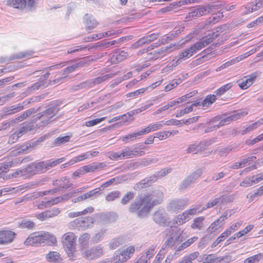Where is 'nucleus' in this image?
<instances>
[{"label": "nucleus", "instance_id": "nucleus-62", "mask_svg": "<svg viewBox=\"0 0 263 263\" xmlns=\"http://www.w3.org/2000/svg\"><path fill=\"white\" fill-rule=\"evenodd\" d=\"M160 34L159 33H152L149 35H146L144 36L145 40L147 44L157 39L159 37Z\"/></svg>", "mask_w": 263, "mask_h": 263}, {"label": "nucleus", "instance_id": "nucleus-42", "mask_svg": "<svg viewBox=\"0 0 263 263\" xmlns=\"http://www.w3.org/2000/svg\"><path fill=\"white\" fill-rule=\"evenodd\" d=\"M180 31H181L180 30H176L171 34H167L163 36L161 40H159V45H160L161 44H164L165 43H167L168 42L172 41L176 35L180 32Z\"/></svg>", "mask_w": 263, "mask_h": 263}, {"label": "nucleus", "instance_id": "nucleus-58", "mask_svg": "<svg viewBox=\"0 0 263 263\" xmlns=\"http://www.w3.org/2000/svg\"><path fill=\"white\" fill-rule=\"evenodd\" d=\"M254 226L252 224L247 226L245 229L240 231L239 232L236 233V236H237V238L245 235L249 232H250L253 228Z\"/></svg>", "mask_w": 263, "mask_h": 263}, {"label": "nucleus", "instance_id": "nucleus-64", "mask_svg": "<svg viewBox=\"0 0 263 263\" xmlns=\"http://www.w3.org/2000/svg\"><path fill=\"white\" fill-rule=\"evenodd\" d=\"M105 118L103 117L101 118L96 119L91 121H87L85 123V125L87 127H90L97 125L101 122L104 121Z\"/></svg>", "mask_w": 263, "mask_h": 263}, {"label": "nucleus", "instance_id": "nucleus-20", "mask_svg": "<svg viewBox=\"0 0 263 263\" xmlns=\"http://www.w3.org/2000/svg\"><path fill=\"white\" fill-rule=\"evenodd\" d=\"M127 52L121 50H117L111 54L110 62L116 64L123 61L128 57Z\"/></svg>", "mask_w": 263, "mask_h": 263}, {"label": "nucleus", "instance_id": "nucleus-49", "mask_svg": "<svg viewBox=\"0 0 263 263\" xmlns=\"http://www.w3.org/2000/svg\"><path fill=\"white\" fill-rule=\"evenodd\" d=\"M82 64L81 62H79L74 64H73L70 66H68L65 68L63 72V75H66L70 73L73 72L78 67L81 66Z\"/></svg>", "mask_w": 263, "mask_h": 263}, {"label": "nucleus", "instance_id": "nucleus-54", "mask_svg": "<svg viewBox=\"0 0 263 263\" xmlns=\"http://www.w3.org/2000/svg\"><path fill=\"white\" fill-rule=\"evenodd\" d=\"M89 158V152H87L82 155H79L69 161L70 164H74L78 162L81 161L83 160Z\"/></svg>", "mask_w": 263, "mask_h": 263}, {"label": "nucleus", "instance_id": "nucleus-39", "mask_svg": "<svg viewBox=\"0 0 263 263\" xmlns=\"http://www.w3.org/2000/svg\"><path fill=\"white\" fill-rule=\"evenodd\" d=\"M204 218L202 216L198 217L195 218L193 220V223L191 227L193 229L201 230L203 226V221Z\"/></svg>", "mask_w": 263, "mask_h": 263}, {"label": "nucleus", "instance_id": "nucleus-13", "mask_svg": "<svg viewBox=\"0 0 263 263\" xmlns=\"http://www.w3.org/2000/svg\"><path fill=\"white\" fill-rule=\"evenodd\" d=\"M193 55L189 48L181 51L175 59L170 63L169 67H175L180 64L182 60L188 59Z\"/></svg>", "mask_w": 263, "mask_h": 263}, {"label": "nucleus", "instance_id": "nucleus-50", "mask_svg": "<svg viewBox=\"0 0 263 263\" xmlns=\"http://www.w3.org/2000/svg\"><path fill=\"white\" fill-rule=\"evenodd\" d=\"M135 197V193L132 192H128L124 195L121 200V203L123 205L127 204L130 200L133 199Z\"/></svg>", "mask_w": 263, "mask_h": 263}, {"label": "nucleus", "instance_id": "nucleus-26", "mask_svg": "<svg viewBox=\"0 0 263 263\" xmlns=\"http://www.w3.org/2000/svg\"><path fill=\"white\" fill-rule=\"evenodd\" d=\"M163 121H161L149 124L147 127L141 129L143 134L145 135L161 129L163 127Z\"/></svg>", "mask_w": 263, "mask_h": 263}, {"label": "nucleus", "instance_id": "nucleus-24", "mask_svg": "<svg viewBox=\"0 0 263 263\" xmlns=\"http://www.w3.org/2000/svg\"><path fill=\"white\" fill-rule=\"evenodd\" d=\"M79 192H80L79 190H77L73 192H70L69 193L64 194L62 196L57 197L51 200H49V201L50 202V206H51L53 205L58 204L60 202L66 201L68 200L69 198L72 197L73 196L74 194Z\"/></svg>", "mask_w": 263, "mask_h": 263}, {"label": "nucleus", "instance_id": "nucleus-22", "mask_svg": "<svg viewBox=\"0 0 263 263\" xmlns=\"http://www.w3.org/2000/svg\"><path fill=\"white\" fill-rule=\"evenodd\" d=\"M59 182H60V181H58V180H56L53 183V184L54 185L58 186L59 187H55L52 190L45 191L44 192L42 193V195L52 194L57 193L58 192L63 191L64 189H68V188L71 187V183H68V184H66L65 185H62V184L61 183H59Z\"/></svg>", "mask_w": 263, "mask_h": 263}, {"label": "nucleus", "instance_id": "nucleus-21", "mask_svg": "<svg viewBox=\"0 0 263 263\" xmlns=\"http://www.w3.org/2000/svg\"><path fill=\"white\" fill-rule=\"evenodd\" d=\"M263 7V0H255L248 3L245 7L246 11L245 14L256 11Z\"/></svg>", "mask_w": 263, "mask_h": 263}, {"label": "nucleus", "instance_id": "nucleus-46", "mask_svg": "<svg viewBox=\"0 0 263 263\" xmlns=\"http://www.w3.org/2000/svg\"><path fill=\"white\" fill-rule=\"evenodd\" d=\"M70 139L69 136H65L63 137H59L54 139L53 142V145L55 146H60L65 143L68 142Z\"/></svg>", "mask_w": 263, "mask_h": 263}, {"label": "nucleus", "instance_id": "nucleus-53", "mask_svg": "<svg viewBox=\"0 0 263 263\" xmlns=\"http://www.w3.org/2000/svg\"><path fill=\"white\" fill-rule=\"evenodd\" d=\"M90 239V235L87 233L81 235L79 238V242L81 245L87 246Z\"/></svg>", "mask_w": 263, "mask_h": 263}, {"label": "nucleus", "instance_id": "nucleus-15", "mask_svg": "<svg viewBox=\"0 0 263 263\" xmlns=\"http://www.w3.org/2000/svg\"><path fill=\"white\" fill-rule=\"evenodd\" d=\"M232 260L229 255L217 257L215 254H209L204 259V263H229Z\"/></svg>", "mask_w": 263, "mask_h": 263}, {"label": "nucleus", "instance_id": "nucleus-48", "mask_svg": "<svg viewBox=\"0 0 263 263\" xmlns=\"http://www.w3.org/2000/svg\"><path fill=\"white\" fill-rule=\"evenodd\" d=\"M243 224L242 221H239L232 224L229 228L226 230L224 232H228L227 234L228 236L230 235L232 232L238 230Z\"/></svg>", "mask_w": 263, "mask_h": 263}, {"label": "nucleus", "instance_id": "nucleus-31", "mask_svg": "<svg viewBox=\"0 0 263 263\" xmlns=\"http://www.w3.org/2000/svg\"><path fill=\"white\" fill-rule=\"evenodd\" d=\"M114 76L115 74L109 73L97 77L91 80L90 84V85L92 84L93 85L101 84L108 79L112 78Z\"/></svg>", "mask_w": 263, "mask_h": 263}, {"label": "nucleus", "instance_id": "nucleus-6", "mask_svg": "<svg viewBox=\"0 0 263 263\" xmlns=\"http://www.w3.org/2000/svg\"><path fill=\"white\" fill-rule=\"evenodd\" d=\"M135 248H120L111 259V263H123L127 260L135 252Z\"/></svg>", "mask_w": 263, "mask_h": 263}, {"label": "nucleus", "instance_id": "nucleus-45", "mask_svg": "<svg viewBox=\"0 0 263 263\" xmlns=\"http://www.w3.org/2000/svg\"><path fill=\"white\" fill-rule=\"evenodd\" d=\"M263 259V254L259 253L246 258L243 263H256Z\"/></svg>", "mask_w": 263, "mask_h": 263}, {"label": "nucleus", "instance_id": "nucleus-30", "mask_svg": "<svg viewBox=\"0 0 263 263\" xmlns=\"http://www.w3.org/2000/svg\"><path fill=\"white\" fill-rule=\"evenodd\" d=\"M17 224L18 228L21 229L32 230L35 227V224L33 221L26 219H24L18 221Z\"/></svg>", "mask_w": 263, "mask_h": 263}, {"label": "nucleus", "instance_id": "nucleus-29", "mask_svg": "<svg viewBox=\"0 0 263 263\" xmlns=\"http://www.w3.org/2000/svg\"><path fill=\"white\" fill-rule=\"evenodd\" d=\"M38 109H36L34 108H30L25 112H23L22 115L18 116L17 118L12 119L13 121H15V124L21 122L25 119H26L27 117L31 116L32 114L35 113Z\"/></svg>", "mask_w": 263, "mask_h": 263}, {"label": "nucleus", "instance_id": "nucleus-10", "mask_svg": "<svg viewBox=\"0 0 263 263\" xmlns=\"http://www.w3.org/2000/svg\"><path fill=\"white\" fill-rule=\"evenodd\" d=\"M26 172L30 175L46 172V169L44 161L34 162L30 164L26 167Z\"/></svg>", "mask_w": 263, "mask_h": 263}, {"label": "nucleus", "instance_id": "nucleus-61", "mask_svg": "<svg viewBox=\"0 0 263 263\" xmlns=\"http://www.w3.org/2000/svg\"><path fill=\"white\" fill-rule=\"evenodd\" d=\"M219 121L218 118H215L210 120V122L213 124V125L206 128L204 130V133H209L218 128V126L216 125V122Z\"/></svg>", "mask_w": 263, "mask_h": 263}, {"label": "nucleus", "instance_id": "nucleus-7", "mask_svg": "<svg viewBox=\"0 0 263 263\" xmlns=\"http://www.w3.org/2000/svg\"><path fill=\"white\" fill-rule=\"evenodd\" d=\"M59 110V109L57 106H49L46 110L43 112L42 115L38 116L34 120V122H35L37 119H40L43 123L42 125L44 126L51 121V119L58 113Z\"/></svg>", "mask_w": 263, "mask_h": 263}, {"label": "nucleus", "instance_id": "nucleus-27", "mask_svg": "<svg viewBox=\"0 0 263 263\" xmlns=\"http://www.w3.org/2000/svg\"><path fill=\"white\" fill-rule=\"evenodd\" d=\"M101 191L100 187L97 188L93 190L90 191L87 193H86L83 195L79 196V197L74 198L72 200V201L73 203H77L78 202H80L83 201L87 198H90L92 196L96 195L97 193H99Z\"/></svg>", "mask_w": 263, "mask_h": 263}, {"label": "nucleus", "instance_id": "nucleus-34", "mask_svg": "<svg viewBox=\"0 0 263 263\" xmlns=\"http://www.w3.org/2000/svg\"><path fill=\"white\" fill-rule=\"evenodd\" d=\"M104 164L103 163H93L90 164L89 165H85L83 166L81 169H82L84 173H88L91 172H93L95 170H97L99 167H102L103 166Z\"/></svg>", "mask_w": 263, "mask_h": 263}, {"label": "nucleus", "instance_id": "nucleus-37", "mask_svg": "<svg viewBox=\"0 0 263 263\" xmlns=\"http://www.w3.org/2000/svg\"><path fill=\"white\" fill-rule=\"evenodd\" d=\"M200 105V102H196L192 104L190 106L185 107V108L181 109L178 113L176 115V117H179L183 116L185 114L189 113L193 111L194 107H197Z\"/></svg>", "mask_w": 263, "mask_h": 263}, {"label": "nucleus", "instance_id": "nucleus-12", "mask_svg": "<svg viewBox=\"0 0 263 263\" xmlns=\"http://www.w3.org/2000/svg\"><path fill=\"white\" fill-rule=\"evenodd\" d=\"M188 202L189 200L186 198L172 200L168 205V210L177 212L179 210L183 209L188 204Z\"/></svg>", "mask_w": 263, "mask_h": 263}, {"label": "nucleus", "instance_id": "nucleus-25", "mask_svg": "<svg viewBox=\"0 0 263 263\" xmlns=\"http://www.w3.org/2000/svg\"><path fill=\"white\" fill-rule=\"evenodd\" d=\"M102 254V250L101 248H91L85 252V257L90 260L100 257Z\"/></svg>", "mask_w": 263, "mask_h": 263}, {"label": "nucleus", "instance_id": "nucleus-18", "mask_svg": "<svg viewBox=\"0 0 263 263\" xmlns=\"http://www.w3.org/2000/svg\"><path fill=\"white\" fill-rule=\"evenodd\" d=\"M229 213L230 214H228V211L224 212L223 214L219 217V218L216 219L213 222H212L208 229V232L211 233L214 232L217 230V227L218 225H223V221L231 215V212H230Z\"/></svg>", "mask_w": 263, "mask_h": 263}, {"label": "nucleus", "instance_id": "nucleus-5", "mask_svg": "<svg viewBox=\"0 0 263 263\" xmlns=\"http://www.w3.org/2000/svg\"><path fill=\"white\" fill-rule=\"evenodd\" d=\"M181 233V230L177 228H170L164 231V234L168 235L164 243L165 247H175L179 245L181 242L179 238Z\"/></svg>", "mask_w": 263, "mask_h": 263}, {"label": "nucleus", "instance_id": "nucleus-56", "mask_svg": "<svg viewBox=\"0 0 263 263\" xmlns=\"http://www.w3.org/2000/svg\"><path fill=\"white\" fill-rule=\"evenodd\" d=\"M59 253L57 252H51L47 256V259L50 262H54L60 258Z\"/></svg>", "mask_w": 263, "mask_h": 263}, {"label": "nucleus", "instance_id": "nucleus-3", "mask_svg": "<svg viewBox=\"0 0 263 263\" xmlns=\"http://www.w3.org/2000/svg\"><path fill=\"white\" fill-rule=\"evenodd\" d=\"M218 35V31H210L205 36L202 37L199 42L195 43L189 47L191 52L193 54L196 53L212 42Z\"/></svg>", "mask_w": 263, "mask_h": 263}, {"label": "nucleus", "instance_id": "nucleus-47", "mask_svg": "<svg viewBox=\"0 0 263 263\" xmlns=\"http://www.w3.org/2000/svg\"><path fill=\"white\" fill-rule=\"evenodd\" d=\"M223 16V12L218 11V12L213 14L212 16L209 17L208 21L210 24H215L219 22Z\"/></svg>", "mask_w": 263, "mask_h": 263}, {"label": "nucleus", "instance_id": "nucleus-9", "mask_svg": "<svg viewBox=\"0 0 263 263\" xmlns=\"http://www.w3.org/2000/svg\"><path fill=\"white\" fill-rule=\"evenodd\" d=\"M247 114V112L245 111L238 110L233 112V114L225 118H222L218 117L219 121L216 122V125L218 126V128L221 126L228 124L231 121L236 120L241 117L245 116Z\"/></svg>", "mask_w": 263, "mask_h": 263}, {"label": "nucleus", "instance_id": "nucleus-35", "mask_svg": "<svg viewBox=\"0 0 263 263\" xmlns=\"http://www.w3.org/2000/svg\"><path fill=\"white\" fill-rule=\"evenodd\" d=\"M65 160V158H61L57 160L50 159L47 161H45V164L46 166V171L51 167H53L58 164L63 162Z\"/></svg>", "mask_w": 263, "mask_h": 263}, {"label": "nucleus", "instance_id": "nucleus-57", "mask_svg": "<svg viewBox=\"0 0 263 263\" xmlns=\"http://www.w3.org/2000/svg\"><path fill=\"white\" fill-rule=\"evenodd\" d=\"M120 192L118 191H112L107 195L105 199L108 201H111L114 200L115 199L119 198L120 197Z\"/></svg>", "mask_w": 263, "mask_h": 263}, {"label": "nucleus", "instance_id": "nucleus-1", "mask_svg": "<svg viewBox=\"0 0 263 263\" xmlns=\"http://www.w3.org/2000/svg\"><path fill=\"white\" fill-rule=\"evenodd\" d=\"M163 199V194L159 190L151 193H141L128 207V211L135 213L139 217L147 216L153 208L160 204Z\"/></svg>", "mask_w": 263, "mask_h": 263}, {"label": "nucleus", "instance_id": "nucleus-33", "mask_svg": "<svg viewBox=\"0 0 263 263\" xmlns=\"http://www.w3.org/2000/svg\"><path fill=\"white\" fill-rule=\"evenodd\" d=\"M143 135L142 130L137 133H133L123 136L120 138V139L124 143H128L130 141H134L136 139L137 137L141 136Z\"/></svg>", "mask_w": 263, "mask_h": 263}, {"label": "nucleus", "instance_id": "nucleus-52", "mask_svg": "<svg viewBox=\"0 0 263 263\" xmlns=\"http://www.w3.org/2000/svg\"><path fill=\"white\" fill-rule=\"evenodd\" d=\"M181 82V80L180 79L173 80L170 84L165 87L164 90L166 92L170 91L173 88L176 87Z\"/></svg>", "mask_w": 263, "mask_h": 263}, {"label": "nucleus", "instance_id": "nucleus-11", "mask_svg": "<svg viewBox=\"0 0 263 263\" xmlns=\"http://www.w3.org/2000/svg\"><path fill=\"white\" fill-rule=\"evenodd\" d=\"M202 174L200 170H197L187 177L180 184L179 190L182 191L186 189L192 183L198 178Z\"/></svg>", "mask_w": 263, "mask_h": 263}, {"label": "nucleus", "instance_id": "nucleus-17", "mask_svg": "<svg viewBox=\"0 0 263 263\" xmlns=\"http://www.w3.org/2000/svg\"><path fill=\"white\" fill-rule=\"evenodd\" d=\"M257 77L256 72L252 73L247 77H245L243 79L238 80L237 83L241 89H246L252 85Z\"/></svg>", "mask_w": 263, "mask_h": 263}, {"label": "nucleus", "instance_id": "nucleus-14", "mask_svg": "<svg viewBox=\"0 0 263 263\" xmlns=\"http://www.w3.org/2000/svg\"><path fill=\"white\" fill-rule=\"evenodd\" d=\"M16 233L12 231H0V245H7L11 243L15 237Z\"/></svg>", "mask_w": 263, "mask_h": 263}, {"label": "nucleus", "instance_id": "nucleus-28", "mask_svg": "<svg viewBox=\"0 0 263 263\" xmlns=\"http://www.w3.org/2000/svg\"><path fill=\"white\" fill-rule=\"evenodd\" d=\"M84 19L86 30H91L96 28L99 24V23L92 16H89L87 14L85 15Z\"/></svg>", "mask_w": 263, "mask_h": 263}, {"label": "nucleus", "instance_id": "nucleus-41", "mask_svg": "<svg viewBox=\"0 0 263 263\" xmlns=\"http://www.w3.org/2000/svg\"><path fill=\"white\" fill-rule=\"evenodd\" d=\"M217 96L215 93L207 96L205 99L200 103V105H201L202 107L208 106L216 100Z\"/></svg>", "mask_w": 263, "mask_h": 263}, {"label": "nucleus", "instance_id": "nucleus-32", "mask_svg": "<svg viewBox=\"0 0 263 263\" xmlns=\"http://www.w3.org/2000/svg\"><path fill=\"white\" fill-rule=\"evenodd\" d=\"M26 0H9L7 4L17 9H23L26 6Z\"/></svg>", "mask_w": 263, "mask_h": 263}, {"label": "nucleus", "instance_id": "nucleus-19", "mask_svg": "<svg viewBox=\"0 0 263 263\" xmlns=\"http://www.w3.org/2000/svg\"><path fill=\"white\" fill-rule=\"evenodd\" d=\"M77 237L71 232L64 234L62 237V242L65 247H73L76 245Z\"/></svg>", "mask_w": 263, "mask_h": 263}, {"label": "nucleus", "instance_id": "nucleus-59", "mask_svg": "<svg viewBox=\"0 0 263 263\" xmlns=\"http://www.w3.org/2000/svg\"><path fill=\"white\" fill-rule=\"evenodd\" d=\"M102 216H103V220L105 222L113 221L117 217V215L114 212H108L102 215Z\"/></svg>", "mask_w": 263, "mask_h": 263}, {"label": "nucleus", "instance_id": "nucleus-2", "mask_svg": "<svg viewBox=\"0 0 263 263\" xmlns=\"http://www.w3.org/2000/svg\"><path fill=\"white\" fill-rule=\"evenodd\" d=\"M46 242L48 246H57L55 236L49 232L37 231L31 233L24 242L26 246H33Z\"/></svg>", "mask_w": 263, "mask_h": 263}, {"label": "nucleus", "instance_id": "nucleus-60", "mask_svg": "<svg viewBox=\"0 0 263 263\" xmlns=\"http://www.w3.org/2000/svg\"><path fill=\"white\" fill-rule=\"evenodd\" d=\"M155 137L159 139L160 140L166 139L170 137V131L160 132L155 134Z\"/></svg>", "mask_w": 263, "mask_h": 263}, {"label": "nucleus", "instance_id": "nucleus-16", "mask_svg": "<svg viewBox=\"0 0 263 263\" xmlns=\"http://www.w3.org/2000/svg\"><path fill=\"white\" fill-rule=\"evenodd\" d=\"M211 8L209 6H202L197 8L188 13L186 18L189 19L195 18L205 15L210 12Z\"/></svg>", "mask_w": 263, "mask_h": 263}, {"label": "nucleus", "instance_id": "nucleus-23", "mask_svg": "<svg viewBox=\"0 0 263 263\" xmlns=\"http://www.w3.org/2000/svg\"><path fill=\"white\" fill-rule=\"evenodd\" d=\"M167 214L164 210H159L155 212L153 215V219L157 223L162 225L165 223Z\"/></svg>", "mask_w": 263, "mask_h": 263}, {"label": "nucleus", "instance_id": "nucleus-63", "mask_svg": "<svg viewBox=\"0 0 263 263\" xmlns=\"http://www.w3.org/2000/svg\"><path fill=\"white\" fill-rule=\"evenodd\" d=\"M124 241V238L123 237L113 239L110 243L111 247H118V246L122 245Z\"/></svg>", "mask_w": 263, "mask_h": 263}, {"label": "nucleus", "instance_id": "nucleus-38", "mask_svg": "<svg viewBox=\"0 0 263 263\" xmlns=\"http://www.w3.org/2000/svg\"><path fill=\"white\" fill-rule=\"evenodd\" d=\"M24 109L23 105L18 104L17 105L12 106L11 107L8 108L5 111V115L8 116L14 114H15L17 112H19Z\"/></svg>", "mask_w": 263, "mask_h": 263}, {"label": "nucleus", "instance_id": "nucleus-44", "mask_svg": "<svg viewBox=\"0 0 263 263\" xmlns=\"http://www.w3.org/2000/svg\"><path fill=\"white\" fill-rule=\"evenodd\" d=\"M233 86L232 83H229L228 84H226L223 86H222L221 87H220L219 89L216 90L215 91H214V93L216 94V95L220 96L222 95H223L226 91L229 90L231 87Z\"/></svg>", "mask_w": 263, "mask_h": 263}, {"label": "nucleus", "instance_id": "nucleus-43", "mask_svg": "<svg viewBox=\"0 0 263 263\" xmlns=\"http://www.w3.org/2000/svg\"><path fill=\"white\" fill-rule=\"evenodd\" d=\"M158 160L156 159H150L148 160H144L140 162H135L133 164L136 167L146 166L153 163H156Z\"/></svg>", "mask_w": 263, "mask_h": 263}, {"label": "nucleus", "instance_id": "nucleus-8", "mask_svg": "<svg viewBox=\"0 0 263 263\" xmlns=\"http://www.w3.org/2000/svg\"><path fill=\"white\" fill-rule=\"evenodd\" d=\"M171 170V169H162L161 171L158 172L153 176H152L149 178H145L141 180L140 182L137 184V187L138 189L146 187L149 185V183L156 181L158 178L163 177L168 173H170Z\"/></svg>", "mask_w": 263, "mask_h": 263}, {"label": "nucleus", "instance_id": "nucleus-36", "mask_svg": "<svg viewBox=\"0 0 263 263\" xmlns=\"http://www.w3.org/2000/svg\"><path fill=\"white\" fill-rule=\"evenodd\" d=\"M187 216L183 212L181 214H179L173 219V222L177 225H182L189 221Z\"/></svg>", "mask_w": 263, "mask_h": 263}, {"label": "nucleus", "instance_id": "nucleus-55", "mask_svg": "<svg viewBox=\"0 0 263 263\" xmlns=\"http://www.w3.org/2000/svg\"><path fill=\"white\" fill-rule=\"evenodd\" d=\"M106 156L110 159L114 161L122 159V156L121 155V152L119 153L115 152H110L107 153Z\"/></svg>", "mask_w": 263, "mask_h": 263}, {"label": "nucleus", "instance_id": "nucleus-40", "mask_svg": "<svg viewBox=\"0 0 263 263\" xmlns=\"http://www.w3.org/2000/svg\"><path fill=\"white\" fill-rule=\"evenodd\" d=\"M34 125L31 123L24 124L23 126L16 132L18 136L21 137L23 134L27 133L28 132L34 129Z\"/></svg>", "mask_w": 263, "mask_h": 263}, {"label": "nucleus", "instance_id": "nucleus-4", "mask_svg": "<svg viewBox=\"0 0 263 263\" xmlns=\"http://www.w3.org/2000/svg\"><path fill=\"white\" fill-rule=\"evenodd\" d=\"M95 219L91 217L76 218L69 223V227L71 229L85 230L92 227Z\"/></svg>", "mask_w": 263, "mask_h": 263}, {"label": "nucleus", "instance_id": "nucleus-51", "mask_svg": "<svg viewBox=\"0 0 263 263\" xmlns=\"http://www.w3.org/2000/svg\"><path fill=\"white\" fill-rule=\"evenodd\" d=\"M121 155L122 159L133 158V150H131L128 147H126L122 150Z\"/></svg>", "mask_w": 263, "mask_h": 263}]
</instances>
